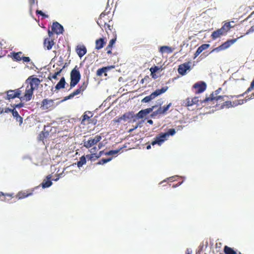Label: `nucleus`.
Returning a JSON list of instances; mask_svg holds the SVG:
<instances>
[{
  "mask_svg": "<svg viewBox=\"0 0 254 254\" xmlns=\"http://www.w3.org/2000/svg\"><path fill=\"white\" fill-rule=\"evenodd\" d=\"M62 70H60L59 71L56 72L54 74H53L52 75H51V74L48 77V78L50 80L52 79V78L53 79H57V76L59 75L61 72Z\"/></svg>",
  "mask_w": 254,
  "mask_h": 254,
  "instance_id": "41",
  "label": "nucleus"
},
{
  "mask_svg": "<svg viewBox=\"0 0 254 254\" xmlns=\"http://www.w3.org/2000/svg\"><path fill=\"white\" fill-rule=\"evenodd\" d=\"M111 151H112V155H116V154H118L120 150H111Z\"/></svg>",
  "mask_w": 254,
  "mask_h": 254,
  "instance_id": "55",
  "label": "nucleus"
},
{
  "mask_svg": "<svg viewBox=\"0 0 254 254\" xmlns=\"http://www.w3.org/2000/svg\"><path fill=\"white\" fill-rule=\"evenodd\" d=\"M134 117V115L133 112H128L124 114L122 116H121L119 120H124L126 121L127 119H131Z\"/></svg>",
  "mask_w": 254,
  "mask_h": 254,
  "instance_id": "26",
  "label": "nucleus"
},
{
  "mask_svg": "<svg viewBox=\"0 0 254 254\" xmlns=\"http://www.w3.org/2000/svg\"><path fill=\"white\" fill-rule=\"evenodd\" d=\"M95 147L91 149L90 152L92 153L90 154H88L86 156V157L88 160H90L91 161H95L96 159H98L96 158V157H95V156H97V154L93 153L95 151Z\"/></svg>",
  "mask_w": 254,
  "mask_h": 254,
  "instance_id": "25",
  "label": "nucleus"
},
{
  "mask_svg": "<svg viewBox=\"0 0 254 254\" xmlns=\"http://www.w3.org/2000/svg\"><path fill=\"white\" fill-rule=\"evenodd\" d=\"M254 98V93H253L251 94V97H249V98H248V100H249V99H253V98Z\"/></svg>",
  "mask_w": 254,
  "mask_h": 254,
  "instance_id": "61",
  "label": "nucleus"
},
{
  "mask_svg": "<svg viewBox=\"0 0 254 254\" xmlns=\"http://www.w3.org/2000/svg\"><path fill=\"white\" fill-rule=\"evenodd\" d=\"M102 143H99V144L98 145V147H99V149H100V148H101V147H102Z\"/></svg>",
  "mask_w": 254,
  "mask_h": 254,
  "instance_id": "64",
  "label": "nucleus"
},
{
  "mask_svg": "<svg viewBox=\"0 0 254 254\" xmlns=\"http://www.w3.org/2000/svg\"><path fill=\"white\" fill-rule=\"evenodd\" d=\"M103 27L105 28V31L108 35H110V34L113 36L116 35L115 29L113 27V22L111 23H108L107 25L103 26Z\"/></svg>",
  "mask_w": 254,
  "mask_h": 254,
  "instance_id": "19",
  "label": "nucleus"
},
{
  "mask_svg": "<svg viewBox=\"0 0 254 254\" xmlns=\"http://www.w3.org/2000/svg\"><path fill=\"white\" fill-rule=\"evenodd\" d=\"M168 89V86H164L162 87L161 89H158L154 92H152L150 95H148L151 101L155 99L158 96L165 93Z\"/></svg>",
  "mask_w": 254,
  "mask_h": 254,
  "instance_id": "14",
  "label": "nucleus"
},
{
  "mask_svg": "<svg viewBox=\"0 0 254 254\" xmlns=\"http://www.w3.org/2000/svg\"><path fill=\"white\" fill-rule=\"evenodd\" d=\"M37 14H39L43 16V18H48V15L43 13L41 10H37L36 11Z\"/></svg>",
  "mask_w": 254,
  "mask_h": 254,
  "instance_id": "44",
  "label": "nucleus"
},
{
  "mask_svg": "<svg viewBox=\"0 0 254 254\" xmlns=\"http://www.w3.org/2000/svg\"><path fill=\"white\" fill-rule=\"evenodd\" d=\"M36 0H29L30 5H32L35 3Z\"/></svg>",
  "mask_w": 254,
  "mask_h": 254,
  "instance_id": "58",
  "label": "nucleus"
},
{
  "mask_svg": "<svg viewBox=\"0 0 254 254\" xmlns=\"http://www.w3.org/2000/svg\"><path fill=\"white\" fill-rule=\"evenodd\" d=\"M112 157H110V158H103L101 160H100V161H99L96 164L97 165H103L109 161H110L112 159Z\"/></svg>",
  "mask_w": 254,
  "mask_h": 254,
  "instance_id": "38",
  "label": "nucleus"
},
{
  "mask_svg": "<svg viewBox=\"0 0 254 254\" xmlns=\"http://www.w3.org/2000/svg\"><path fill=\"white\" fill-rule=\"evenodd\" d=\"M2 55V48L1 47V44L0 43V57Z\"/></svg>",
  "mask_w": 254,
  "mask_h": 254,
  "instance_id": "57",
  "label": "nucleus"
},
{
  "mask_svg": "<svg viewBox=\"0 0 254 254\" xmlns=\"http://www.w3.org/2000/svg\"><path fill=\"white\" fill-rule=\"evenodd\" d=\"M156 107V106H153L151 108H148L144 110H140L137 114L136 118L137 119H142L146 115L152 112L153 110Z\"/></svg>",
  "mask_w": 254,
  "mask_h": 254,
  "instance_id": "13",
  "label": "nucleus"
},
{
  "mask_svg": "<svg viewBox=\"0 0 254 254\" xmlns=\"http://www.w3.org/2000/svg\"><path fill=\"white\" fill-rule=\"evenodd\" d=\"M22 58V53L19 52L17 53H13L12 59L16 61H20Z\"/></svg>",
  "mask_w": 254,
  "mask_h": 254,
  "instance_id": "28",
  "label": "nucleus"
},
{
  "mask_svg": "<svg viewBox=\"0 0 254 254\" xmlns=\"http://www.w3.org/2000/svg\"><path fill=\"white\" fill-rule=\"evenodd\" d=\"M158 115H161V114H160V112L159 111L158 109L156 111L152 112V114L150 115V117L151 118H155Z\"/></svg>",
  "mask_w": 254,
  "mask_h": 254,
  "instance_id": "46",
  "label": "nucleus"
},
{
  "mask_svg": "<svg viewBox=\"0 0 254 254\" xmlns=\"http://www.w3.org/2000/svg\"><path fill=\"white\" fill-rule=\"evenodd\" d=\"M221 90V88H219L218 89L216 90L215 91V93L214 94V93H212V94H213V95L214 97H217L218 96H215V95H217L219 93V91ZM223 97V98H224L225 97V96H222ZM224 100V98H223V99H221L220 100H218V101H211V102H212L213 104H215V103H216V106L217 107L218 106V105H217V103L218 102H221V101H223Z\"/></svg>",
  "mask_w": 254,
  "mask_h": 254,
  "instance_id": "37",
  "label": "nucleus"
},
{
  "mask_svg": "<svg viewBox=\"0 0 254 254\" xmlns=\"http://www.w3.org/2000/svg\"><path fill=\"white\" fill-rule=\"evenodd\" d=\"M23 106H24V103L21 102L19 104L13 105V107L15 109V108H20L23 107Z\"/></svg>",
  "mask_w": 254,
  "mask_h": 254,
  "instance_id": "48",
  "label": "nucleus"
},
{
  "mask_svg": "<svg viewBox=\"0 0 254 254\" xmlns=\"http://www.w3.org/2000/svg\"><path fill=\"white\" fill-rule=\"evenodd\" d=\"M223 96L214 97L213 94H211L209 97H206L203 100H199V97L195 96L193 98L188 97L183 101L182 105L186 107H190L194 105L198 104L200 102V104L205 103L209 101H218L223 99Z\"/></svg>",
  "mask_w": 254,
  "mask_h": 254,
  "instance_id": "2",
  "label": "nucleus"
},
{
  "mask_svg": "<svg viewBox=\"0 0 254 254\" xmlns=\"http://www.w3.org/2000/svg\"><path fill=\"white\" fill-rule=\"evenodd\" d=\"M151 100L149 97V96H147L145 97L143 99H142L141 102L142 103H148L150 102Z\"/></svg>",
  "mask_w": 254,
  "mask_h": 254,
  "instance_id": "47",
  "label": "nucleus"
},
{
  "mask_svg": "<svg viewBox=\"0 0 254 254\" xmlns=\"http://www.w3.org/2000/svg\"><path fill=\"white\" fill-rule=\"evenodd\" d=\"M109 68V67H103L102 68H99L96 72L97 75L101 76L104 73L108 71Z\"/></svg>",
  "mask_w": 254,
  "mask_h": 254,
  "instance_id": "33",
  "label": "nucleus"
},
{
  "mask_svg": "<svg viewBox=\"0 0 254 254\" xmlns=\"http://www.w3.org/2000/svg\"><path fill=\"white\" fill-rule=\"evenodd\" d=\"M221 50H223V49H222V47H221V46H219L214 49H213L210 52V53H212L214 52H220V51Z\"/></svg>",
  "mask_w": 254,
  "mask_h": 254,
  "instance_id": "45",
  "label": "nucleus"
},
{
  "mask_svg": "<svg viewBox=\"0 0 254 254\" xmlns=\"http://www.w3.org/2000/svg\"><path fill=\"white\" fill-rule=\"evenodd\" d=\"M210 46L208 44H203L199 46L194 54V59L196 58L203 51L207 49Z\"/></svg>",
  "mask_w": 254,
  "mask_h": 254,
  "instance_id": "22",
  "label": "nucleus"
},
{
  "mask_svg": "<svg viewBox=\"0 0 254 254\" xmlns=\"http://www.w3.org/2000/svg\"><path fill=\"white\" fill-rule=\"evenodd\" d=\"M224 251L226 254H236V252L231 248L225 246Z\"/></svg>",
  "mask_w": 254,
  "mask_h": 254,
  "instance_id": "35",
  "label": "nucleus"
},
{
  "mask_svg": "<svg viewBox=\"0 0 254 254\" xmlns=\"http://www.w3.org/2000/svg\"><path fill=\"white\" fill-rule=\"evenodd\" d=\"M147 123H148V124H150V125H152V124H153V121H152V120H148L147 121Z\"/></svg>",
  "mask_w": 254,
  "mask_h": 254,
  "instance_id": "62",
  "label": "nucleus"
},
{
  "mask_svg": "<svg viewBox=\"0 0 254 254\" xmlns=\"http://www.w3.org/2000/svg\"><path fill=\"white\" fill-rule=\"evenodd\" d=\"M112 47H110V46L108 45L106 48V50L107 51V53L108 54H111L112 53Z\"/></svg>",
  "mask_w": 254,
  "mask_h": 254,
  "instance_id": "49",
  "label": "nucleus"
},
{
  "mask_svg": "<svg viewBox=\"0 0 254 254\" xmlns=\"http://www.w3.org/2000/svg\"><path fill=\"white\" fill-rule=\"evenodd\" d=\"M75 51L78 56L81 58L87 53V49L83 45H78L76 47Z\"/></svg>",
  "mask_w": 254,
  "mask_h": 254,
  "instance_id": "16",
  "label": "nucleus"
},
{
  "mask_svg": "<svg viewBox=\"0 0 254 254\" xmlns=\"http://www.w3.org/2000/svg\"><path fill=\"white\" fill-rule=\"evenodd\" d=\"M101 136L99 135H96L94 138H90L87 141L84 140L83 145L86 148H89L94 145L96 144L101 140Z\"/></svg>",
  "mask_w": 254,
  "mask_h": 254,
  "instance_id": "9",
  "label": "nucleus"
},
{
  "mask_svg": "<svg viewBox=\"0 0 254 254\" xmlns=\"http://www.w3.org/2000/svg\"><path fill=\"white\" fill-rule=\"evenodd\" d=\"M159 51L162 53H163L164 52L170 53L172 52V50L171 48H170L168 46H162L160 48Z\"/></svg>",
  "mask_w": 254,
  "mask_h": 254,
  "instance_id": "34",
  "label": "nucleus"
},
{
  "mask_svg": "<svg viewBox=\"0 0 254 254\" xmlns=\"http://www.w3.org/2000/svg\"><path fill=\"white\" fill-rule=\"evenodd\" d=\"M107 42L106 38H100L95 41V49L100 50L104 47Z\"/></svg>",
  "mask_w": 254,
  "mask_h": 254,
  "instance_id": "17",
  "label": "nucleus"
},
{
  "mask_svg": "<svg viewBox=\"0 0 254 254\" xmlns=\"http://www.w3.org/2000/svg\"><path fill=\"white\" fill-rule=\"evenodd\" d=\"M1 195L4 196L3 197V198H0L1 201H8L9 200L11 199L13 197L12 194H7V193L4 194L2 192H0V196H1Z\"/></svg>",
  "mask_w": 254,
  "mask_h": 254,
  "instance_id": "30",
  "label": "nucleus"
},
{
  "mask_svg": "<svg viewBox=\"0 0 254 254\" xmlns=\"http://www.w3.org/2000/svg\"><path fill=\"white\" fill-rule=\"evenodd\" d=\"M219 29L220 30V31H221V33H222V34L223 35H226L227 34V33L226 32V31H225V30L224 29H223L222 27Z\"/></svg>",
  "mask_w": 254,
  "mask_h": 254,
  "instance_id": "56",
  "label": "nucleus"
},
{
  "mask_svg": "<svg viewBox=\"0 0 254 254\" xmlns=\"http://www.w3.org/2000/svg\"><path fill=\"white\" fill-rule=\"evenodd\" d=\"M206 84L203 81H199L195 83L192 86V88L194 89L195 94H199L204 91L206 89Z\"/></svg>",
  "mask_w": 254,
  "mask_h": 254,
  "instance_id": "10",
  "label": "nucleus"
},
{
  "mask_svg": "<svg viewBox=\"0 0 254 254\" xmlns=\"http://www.w3.org/2000/svg\"><path fill=\"white\" fill-rule=\"evenodd\" d=\"M232 27V26L230 24V22H228L225 23L223 26L222 28L226 31V32L227 33L230 29Z\"/></svg>",
  "mask_w": 254,
  "mask_h": 254,
  "instance_id": "40",
  "label": "nucleus"
},
{
  "mask_svg": "<svg viewBox=\"0 0 254 254\" xmlns=\"http://www.w3.org/2000/svg\"><path fill=\"white\" fill-rule=\"evenodd\" d=\"M151 76H152V78H156L157 77V76H156V74H155V73H152L151 72Z\"/></svg>",
  "mask_w": 254,
  "mask_h": 254,
  "instance_id": "60",
  "label": "nucleus"
},
{
  "mask_svg": "<svg viewBox=\"0 0 254 254\" xmlns=\"http://www.w3.org/2000/svg\"><path fill=\"white\" fill-rule=\"evenodd\" d=\"M44 46L48 49L51 50L54 45L53 40H50L49 39H46L44 42Z\"/></svg>",
  "mask_w": 254,
  "mask_h": 254,
  "instance_id": "27",
  "label": "nucleus"
},
{
  "mask_svg": "<svg viewBox=\"0 0 254 254\" xmlns=\"http://www.w3.org/2000/svg\"><path fill=\"white\" fill-rule=\"evenodd\" d=\"M54 107V100L45 99L42 101L40 108L42 110H51Z\"/></svg>",
  "mask_w": 254,
  "mask_h": 254,
  "instance_id": "11",
  "label": "nucleus"
},
{
  "mask_svg": "<svg viewBox=\"0 0 254 254\" xmlns=\"http://www.w3.org/2000/svg\"><path fill=\"white\" fill-rule=\"evenodd\" d=\"M172 106V103H170L167 106H164L163 107H160L158 109L159 111L160 112V114H165L167 111L169 110V108Z\"/></svg>",
  "mask_w": 254,
  "mask_h": 254,
  "instance_id": "29",
  "label": "nucleus"
},
{
  "mask_svg": "<svg viewBox=\"0 0 254 254\" xmlns=\"http://www.w3.org/2000/svg\"><path fill=\"white\" fill-rule=\"evenodd\" d=\"M3 112V108H0V114L2 113Z\"/></svg>",
  "mask_w": 254,
  "mask_h": 254,
  "instance_id": "63",
  "label": "nucleus"
},
{
  "mask_svg": "<svg viewBox=\"0 0 254 254\" xmlns=\"http://www.w3.org/2000/svg\"><path fill=\"white\" fill-rule=\"evenodd\" d=\"M5 93L6 95V96L4 97V98L5 100H10L11 99L18 98H19L21 100V98L22 97V96L21 95L22 93L24 94V85H23L20 88L15 90H9Z\"/></svg>",
  "mask_w": 254,
  "mask_h": 254,
  "instance_id": "4",
  "label": "nucleus"
},
{
  "mask_svg": "<svg viewBox=\"0 0 254 254\" xmlns=\"http://www.w3.org/2000/svg\"><path fill=\"white\" fill-rule=\"evenodd\" d=\"M93 116V114L90 111H86L82 116L81 124L87 125L91 123L90 118Z\"/></svg>",
  "mask_w": 254,
  "mask_h": 254,
  "instance_id": "12",
  "label": "nucleus"
},
{
  "mask_svg": "<svg viewBox=\"0 0 254 254\" xmlns=\"http://www.w3.org/2000/svg\"><path fill=\"white\" fill-rule=\"evenodd\" d=\"M159 69L160 68L158 66L154 65L150 68V71L152 73H154L159 70Z\"/></svg>",
  "mask_w": 254,
  "mask_h": 254,
  "instance_id": "43",
  "label": "nucleus"
},
{
  "mask_svg": "<svg viewBox=\"0 0 254 254\" xmlns=\"http://www.w3.org/2000/svg\"><path fill=\"white\" fill-rule=\"evenodd\" d=\"M117 39V35L113 36L112 39L110 41L109 43L108 44L111 47H113V46L115 43V42Z\"/></svg>",
  "mask_w": 254,
  "mask_h": 254,
  "instance_id": "42",
  "label": "nucleus"
},
{
  "mask_svg": "<svg viewBox=\"0 0 254 254\" xmlns=\"http://www.w3.org/2000/svg\"><path fill=\"white\" fill-rule=\"evenodd\" d=\"M53 177L52 175H49L47 176L46 178L44 179L41 185L43 188H47L50 187L52 185L51 179Z\"/></svg>",
  "mask_w": 254,
  "mask_h": 254,
  "instance_id": "20",
  "label": "nucleus"
},
{
  "mask_svg": "<svg viewBox=\"0 0 254 254\" xmlns=\"http://www.w3.org/2000/svg\"><path fill=\"white\" fill-rule=\"evenodd\" d=\"M237 105V103H235V102H233V103L232 104V102L230 101H226L224 102H223L220 106L219 109H224L225 108H229L230 107H233V106H235Z\"/></svg>",
  "mask_w": 254,
  "mask_h": 254,
  "instance_id": "23",
  "label": "nucleus"
},
{
  "mask_svg": "<svg viewBox=\"0 0 254 254\" xmlns=\"http://www.w3.org/2000/svg\"><path fill=\"white\" fill-rule=\"evenodd\" d=\"M222 35H223L222 33H221V31L218 29L212 32L211 37L213 39L215 40Z\"/></svg>",
  "mask_w": 254,
  "mask_h": 254,
  "instance_id": "32",
  "label": "nucleus"
},
{
  "mask_svg": "<svg viewBox=\"0 0 254 254\" xmlns=\"http://www.w3.org/2000/svg\"><path fill=\"white\" fill-rule=\"evenodd\" d=\"M88 84V81H84L78 88L70 93L68 96L64 97V101L72 98L76 95L82 94L83 92L86 90Z\"/></svg>",
  "mask_w": 254,
  "mask_h": 254,
  "instance_id": "6",
  "label": "nucleus"
},
{
  "mask_svg": "<svg viewBox=\"0 0 254 254\" xmlns=\"http://www.w3.org/2000/svg\"><path fill=\"white\" fill-rule=\"evenodd\" d=\"M64 88V77H62L59 82V83L56 85L55 88L57 90H59L61 88Z\"/></svg>",
  "mask_w": 254,
  "mask_h": 254,
  "instance_id": "39",
  "label": "nucleus"
},
{
  "mask_svg": "<svg viewBox=\"0 0 254 254\" xmlns=\"http://www.w3.org/2000/svg\"><path fill=\"white\" fill-rule=\"evenodd\" d=\"M242 37H243V36H241L240 37H238L236 39L227 40V41L225 42L224 43H223V44H222L221 45V47H222V49L224 50H225V49L228 48L232 45H233L234 43H235L239 38H241Z\"/></svg>",
  "mask_w": 254,
  "mask_h": 254,
  "instance_id": "21",
  "label": "nucleus"
},
{
  "mask_svg": "<svg viewBox=\"0 0 254 254\" xmlns=\"http://www.w3.org/2000/svg\"><path fill=\"white\" fill-rule=\"evenodd\" d=\"M40 82V80L34 75L29 76L25 81L26 86L25 87L24 85V95L21 98V101L28 102L31 100L33 91L38 88Z\"/></svg>",
  "mask_w": 254,
  "mask_h": 254,
  "instance_id": "1",
  "label": "nucleus"
},
{
  "mask_svg": "<svg viewBox=\"0 0 254 254\" xmlns=\"http://www.w3.org/2000/svg\"><path fill=\"white\" fill-rule=\"evenodd\" d=\"M63 172H64V171H63L62 172L59 173L58 174V177L56 178L53 179V180L55 181H57V180H58L59 179V178L60 177H61V176L62 175Z\"/></svg>",
  "mask_w": 254,
  "mask_h": 254,
  "instance_id": "51",
  "label": "nucleus"
},
{
  "mask_svg": "<svg viewBox=\"0 0 254 254\" xmlns=\"http://www.w3.org/2000/svg\"><path fill=\"white\" fill-rule=\"evenodd\" d=\"M76 66L70 72V89L73 88L79 82L81 75L79 70L76 69Z\"/></svg>",
  "mask_w": 254,
  "mask_h": 254,
  "instance_id": "5",
  "label": "nucleus"
},
{
  "mask_svg": "<svg viewBox=\"0 0 254 254\" xmlns=\"http://www.w3.org/2000/svg\"><path fill=\"white\" fill-rule=\"evenodd\" d=\"M49 135L48 131H42L38 136V139L39 140L43 141L44 139L46 138Z\"/></svg>",
  "mask_w": 254,
  "mask_h": 254,
  "instance_id": "31",
  "label": "nucleus"
},
{
  "mask_svg": "<svg viewBox=\"0 0 254 254\" xmlns=\"http://www.w3.org/2000/svg\"><path fill=\"white\" fill-rule=\"evenodd\" d=\"M12 109H9V108H6L5 109H3V112L4 113H8V112H11L12 113Z\"/></svg>",
  "mask_w": 254,
  "mask_h": 254,
  "instance_id": "53",
  "label": "nucleus"
},
{
  "mask_svg": "<svg viewBox=\"0 0 254 254\" xmlns=\"http://www.w3.org/2000/svg\"><path fill=\"white\" fill-rule=\"evenodd\" d=\"M104 154L105 155H112V151H111V150H110L108 152H106L104 153Z\"/></svg>",
  "mask_w": 254,
  "mask_h": 254,
  "instance_id": "59",
  "label": "nucleus"
},
{
  "mask_svg": "<svg viewBox=\"0 0 254 254\" xmlns=\"http://www.w3.org/2000/svg\"><path fill=\"white\" fill-rule=\"evenodd\" d=\"M32 194H33L32 191H29V190L20 191H19L17 193V194L16 195V197L18 199H21L25 198L29 196H30V195H32Z\"/></svg>",
  "mask_w": 254,
  "mask_h": 254,
  "instance_id": "18",
  "label": "nucleus"
},
{
  "mask_svg": "<svg viewBox=\"0 0 254 254\" xmlns=\"http://www.w3.org/2000/svg\"><path fill=\"white\" fill-rule=\"evenodd\" d=\"M104 151H100L99 153L98 154H97V156H95V157H96V158H100L102 154H104Z\"/></svg>",
  "mask_w": 254,
  "mask_h": 254,
  "instance_id": "54",
  "label": "nucleus"
},
{
  "mask_svg": "<svg viewBox=\"0 0 254 254\" xmlns=\"http://www.w3.org/2000/svg\"><path fill=\"white\" fill-rule=\"evenodd\" d=\"M64 28L58 22H54L51 27V30H48V35L51 37L53 34H59L62 33Z\"/></svg>",
  "mask_w": 254,
  "mask_h": 254,
  "instance_id": "8",
  "label": "nucleus"
},
{
  "mask_svg": "<svg viewBox=\"0 0 254 254\" xmlns=\"http://www.w3.org/2000/svg\"><path fill=\"white\" fill-rule=\"evenodd\" d=\"M22 60H23V62H26V63H28V62H29L30 61V58L29 57H23V56H22Z\"/></svg>",
  "mask_w": 254,
  "mask_h": 254,
  "instance_id": "50",
  "label": "nucleus"
},
{
  "mask_svg": "<svg viewBox=\"0 0 254 254\" xmlns=\"http://www.w3.org/2000/svg\"><path fill=\"white\" fill-rule=\"evenodd\" d=\"M190 69V62H187L180 64L179 66L178 71L180 74L184 75L186 74L187 70Z\"/></svg>",
  "mask_w": 254,
  "mask_h": 254,
  "instance_id": "15",
  "label": "nucleus"
},
{
  "mask_svg": "<svg viewBox=\"0 0 254 254\" xmlns=\"http://www.w3.org/2000/svg\"><path fill=\"white\" fill-rule=\"evenodd\" d=\"M12 114L13 117L15 119L16 121L19 122V124L21 125L23 122V119L19 115L18 112L14 109H13L12 111Z\"/></svg>",
  "mask_w": 254,
  "mask_h": 254,
  "instance_id": "24",
  "label": "nucleus"
},
{
  "mask_svg": "<svg viewBox=\"0 0 254 254\" xmlns=\"http://www.w3.org/2000/svg\"><path fill=\"white\" fill-rule=\"evenodd\" d=\"M86 158L84 156H82L80 158V160L77 163V165L78 167H82L84 164H85L86 162Z\"/></svg>",
  "mask_w": 254,
  "mask_h": 254,
  "instance_id": "36",
  "label": "nucleus"
},
{
  "mask_svg": "<svg viewBox=\"0 0 254 254\" xmlns=\"http://www.w3.org/2000/svg\"><path fill=\"white\" fill-rule=\"evenodd\" d=\"M254 31V26H252L247 32L246 34H248L250 33L253 32Z\"/></svg>",
  "mask_w": 254,
  "mask_h": 254,
  "instance_id": "52",
  "label": "nucleus"
},
{
  "mask_svg": "<svg viewBox=\"0 0 254 254\" xmlns=\"http://www.w3.org/2000/svg\"><path fill=\"white\" fill-rule=\"evenodd\" d=\"M97 22L99 26L102 28L103 26L107 25L108 23H111L113 22L108 14L105 12H102L100 14Z\"/></svg>",
  "mask_w": 254,
  "mask_h": 254,
  "instance_id": "7",
  "label": "nucleus"
},
{
  "mask_svg": "<svg viewBox=\"0 0 254 254\" xmlns=\"http://www.w3.org/2000/svg\"><path fill=\"white\" fill-rule=\"evenodd\" d=\"M176 133V130L174 128H170L168 130L167 132L165 133H161L158 135L156 136L154 138V140H153L151 144L152 145H154L155 144H158L161 145L163 142L166 140L167 137L169 136V135H173Z\"/></svg>",
  "mask_w": 254,
  "mask_h": 254,
  "instance_id": "3",
  "label": "nucleus"
}]
</instances>
